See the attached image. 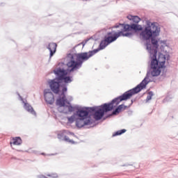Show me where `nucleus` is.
I'll return each instance as SVG.
<instances>
[{"label":"nucleus","mask_w":178,"mask_h":178,"mask_svg":"<svg viewBox=\"0 0 178 178\" xmlns=\"http://www.w3.org/2000/svg\"><path fill=\"white\" fill-rule=\"evenodd\" d=\"M147 84L148 82L144 79L136 88L125 92L122 95L114 99L111 103L104 104L99 108L92 107L95 108V111H93V112H95L94 118L95 120H101V119L104 118L105 112H109L112 111V109H115V108H116L119 104L122 102V101H127V99H130L133 95H135V94H138L141 90H144V88L147 87ZM90 112H92V111H90Z\"/></svg>","instance_id":"obj_1"},{"label":"nucleus","mask_w":178,"mask_h":178,"mask_svg":"<svg viewBox=\"0 0 178 178\" xmlns=\"http://www.w3.org/2000/svg\"><path fill=\"white\" fill-rule=\"evenodd\" d=\"M151 44H147V49L150 54V58L152 59L151 68L152 71L151 72L152 76L155 77L161 74L162 69L165 67V63H166V57L162 54H159L158 58H156V54H158V40L156 39L152 38L151 40Z\"/></svg>","instance_id":"obj_2"},{"label":"nucleus","mask_w":178,"mask_h":178,"mask_svg":"<svg viewBox=\"0 0 178 178\" xmlns=\"http://www.w3.org/2000/svg\"><path fill=\"white\" fill-rule=\"evenodd\" d=\"M122 27V31L119 32H111L108 33V36L102 40L99 44L100 49H105L111 42L116 41L119 37H131L134 34L135 30H138V25L132 24L131 25L124 24H117L115 25L114 29Z\"/></svg>","instance_id":"obj_3"},{"label":"nucleus","mask_w":178,"mask_h":178,"mask_svg":"<svg viewBox=\"0 0 178 178\" xmlns=\"http://www.w3.org/2000/svg\"><path fill=\"white\" fill-rule=\"evenodd\" d=\"M98 49L93 51H89L88 52H83L76 54H69L67 56L68 61L67 63V70L70 72H74L81 67V65L84 63L86 60H88L91 56H94Z\"/></svg>","instance_id":"obj_4"},{"label":"nucleus","mask_w":178,"mask_h":178,"mask_svg":"<svg viewBox=\"0 0 178 178\" xmlns=\"http://www.w3.org/2000/svg\"><path fill=\"white\" fill-rule=\"evenodd\" d=\"M161 33V29L156 26V23L149 22L145 26V29L142 31L140 35L143 40H149L152 38L155 40L154 37H158Z\"/></svg>","instance_id":"obj_5"},{"label":"nucleus","mask_w":178,"mask_h":178,"mask_svg":"<svg viewBox=\"0 0 178 178\" xmlns=\"http://www.w3.org/2000/svg\"><path fill=\"white\" fill-rule=\"evenodd\" d=\"M54 73L58 76V80L64 81L65 83H72V78L67 76V70L57 69Z\"/></svg>","instance_id":"obj_6"},{"label":"nucleus","mask_w":178,"mask_h":178,"mask_svg":"<svg viewBox=\"0 0 178 178\" xmlns=\"http://www.w3.org/2000/svg\"><path fill=\"white\" fill-rule=\"evenodd\" d=\"M95 111V108H90L84 110L83 108H79L75 114V116L79 119H90L88 118V112Z\"/></svg>","instance_id":"obj_7"},{"label":"nucleus","mask_w":178,"mask_h":178,"mask_svg":"<svg viewBox=\"0 0 178 178\" xmlns=\"http://www.w3.org/2000/svg\"><path fill=\"white\" fill-rule=\"evenodd\" d=\"M67 91V88L64 87L63 88V93L60 95L59 98L56 100V105L58 106H65L67 105H70V103L66 99V96L65 95V92Z\"/></svg>","instance_id":"obj_8"},{"label":"nucleus","mask_w":178,"mask_h":178,"mask_svg":"<svg viewBox=\"0 0 178 178\" xmlns=\"http://www.w3.org/2000/svg\"><path fill=\"white\" fill-rule=\"evenodd\" d=\"M44 97L47 104L52 105L55 102V97L54 96V93L51 92V90L45 89L44 90Z\"/></svg>","instance_id":"obj_9"},{"label":"nucleus","mask_w":178,"mask_h":178,"mask_svg":"<svg viewBox=\"0 0 178 178\" xmlns=\"http://www.w3.org/2000/svg\"><path fill=\"white\" fill-rule=\"evenodd\" d=\"M90 124H92L91 119H84L78 118H76V126L79 129H81V127H84V126H90Z\"/></svg>","instance_id":"obj_10"},{"label":"nucleus","mask_w":178,"mask_h":178,"mask_svg":"<svg viewBox=\"0 0 178 178\" xmlns=\"http://www.w3.org/2000/svg\"><path fill=\"white\" fill-rule=\"evenodd\" d=\"M49 84L50 86L51 90L54 92L55 94H58L59 92V87H60V85L59 84V81H56V79L51 80L49 82Z\"/></svg>","instance_id":"obj_11"},{"label":"nucleus","mask_w":178,"mask_h":178,"mask_svg":"<svg viewBox=\"0 0 178 178\" xmlns=\"http://www.w3.org/2000/svg\"><path fill=\"white\" fill-rule=\"evenodd\" d=\"M72 134L69 131L63 130L60 131V133L58 134V137H63L65 141H67V143H72V144H74V141L69 139V137L67 136H72Z\"/></svg>","instance_id":"obj_12"},{"label":"nucleus","mask_w":178,"mask_h":178,"mask_svg":"<svg viewBox=\"0 0 178 178\" xmlns=\"http://www.w3.org/2000/svg\"><path fill=\"white\" fill-rule=\"evenodd\" d=\"M58 47V44L56 43H50L48 46V49L50 51V58H52L54 56V54L56 52V47Z\"/></svg>","instance_id":"obj_13"},{"label":"nucleus","mask_w":178,"mask_h":178,"mask_svg":"<svg viewBox=\"0 0 178 178\" xmlns=\"http://www.w3.org/2000/svg\"><path fill=\"white\" fill-rule=\"evenodd\" d=\"M22 141V138H20V137H15V138H13L10 144L12 147V145H21Z\"/></svg>","instance_id":"obj_14"},{"label":"nucleus","mask_w":178,"mask_h":178,"mask_svg":"<svg viewBox=\"0 0 178 178\" xmlns=\"http://www.w3.org/2000/svg\"><path fill=\"white\" fill-rule=\"evenodd\" d=\"M127 106L123 104L118 106V107L113 112V115H118L122 112V111H124Z\"/></svg>","instance_id":"obj_15"},{"label":"nucleus","mask_w":178,"mask_h":178,"mask_svg":"<svg viewBox=\"0 0 178 178\" xmlns=\"http://www.w3.org/2000/svg\"><path fill=\"white\" fill-rule=\"evenodd\" d=\"M127 19L132 20L134 23H140L141 22V19L138 16L129 15L127 16Z\"/></svg>","instance_id":"obj_16"},{"label":"nucleus","mask_w":178,"mask_h":178,"mask_svg":"<svg viewBox=\"0 0 178 178\" xmlns=\"http://www.w3.org/2000/svg\"><path fill=\"white\" fill-rule=\"evenodd\" d=\"M24 108L26 109V111H27V112L32 113V115H35V111H34V109L29 104L25 103Z\"/></svg>","instance_id":"obj_17"},{"label":"nucleus","mask_w":178,"mask_h":178,"mask_svg":"<svg viewBox=\"0 0 178 178\" xmlns=\"http://www.w3.org/2000/svg\"><path fill=\"white\" fill-rule=\"evenodd\" d=\"M123 133H126V129H121L120 131H116L113 134V136L115 137V136H120L123 134Z\"/></svg>","instance_id":"obj_18"},{"label":"nucleus","mask_w":178,"mask_h":178,"mask_svg":"<svg viewBox=\"0 0 178 178\" xmlns=\"http://www.w3.org/2000/svg\"><path fill=\"white\" fill-rule=\"evenodd\" d=\"M152 95H154V93L152 92H149L148 95L147 97V101H149L152 99Z\"/></svg>","instance_id":"obj_19"},{"label":"nucleus","mask_w":178,"mask_h":178,"mask_svg":"<svg viewBox=\"0 0 178 178\" xmlns=\"http://www.w3.org/2000/svg\"><path fill=\"white\" fill-rule=\"evenodd\" d=\"M68 121L71 122H74V116H71L68 118Z\"/></svg>","instance_id":"obj_20"},{"label":"nucleus","mask_w":178,"mask_h":178,"mask_svg":"<svg viewBox=\"0 0 178 178\" xmlns=\"http://www.w3.org/2000/svg\"><path fill=\"white\" fill-rule=\"evenodd\" d=\"M67 108L70 111V112H72V109H73V107L70 106H67Z\"/></svg>","instance_id":"obj_21"},{"label":"nucleus","mask_w":178,"mask_h":178,"mask_svg":"<svg viewBox=\"0 0 178 178\" xmlns=\"http://www.w3.org/2000/svg\"><path fill=\"white\" fill-rule=\"evenodd\" d=\"M38 178H48V177H45V175H41L38 176Z\"/></svg>","instance_id":"obj_22"}]
</instances>
